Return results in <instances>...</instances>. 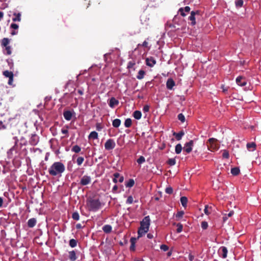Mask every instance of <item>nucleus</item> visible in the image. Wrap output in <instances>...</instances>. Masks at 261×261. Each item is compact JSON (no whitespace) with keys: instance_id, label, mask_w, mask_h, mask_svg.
I'll list each match as a JSON object with an SVG mask.
<instances>
[{"instance_id":"nucleus-1","label":"nucleus","mask_w":261,"mask_h":261,"mask_svg":"<svg viewBox=\"0 0 261 261\" xmlns=\"http://www.w3.org/2000/svg\"><path fill=\"white\" fill-rule=\"evenodd\" d=\"M65 170V166L62 162H56L52 164L48 171L50 175L56 176L58 175L61 176Z\"/></svg>"},{"instance_id":"nucleus-2","label":"nucleus","mask_w":261,"mask_h":261,"mask_svg":"<svg viewBox=\"0 0 261 261\" xmlns=\"http://www.w3.org/2000/svg\"><path fill=\"white\" fill-rule=\"evenodd\" d=\"M88 209L90 211L96 212L101 206V203L98 198L89 197L86 201Z\"/></svg>"},{"instance_id":"nucleus-3","label":"nucleus","mask_w":261,"mask_h":261,"mask_svg":"<svg viewBox=\"0 0 261 261\" xmlns=\"http://www.w3.org/2000/svg\"><path fill=\"white\" fill-rule=\"evenodd\" d=\"M10 40L8 38H4L1 41V46L5 48L3 51L7 55H10L12 54V48L9 45Z\"/></svg>"},{"instance_id":"nucleus-4","label":"nucleus","mask_w":261,"mask_h":261,"mask_svg":"<svg viewBox=\"0 0 261 261\" xmlns=\"http://www.w3.org/2000/svg\"><path fill=\"white\" fill-rule=\"evenodd\" d=\"M206 145L208 149L211 151H214L218 150L219 148V145L218 143V140L214 138H210L206 142Z\"/></svg>"},{"instance_id":"nucleus-5","label":"nucleus","mask_w":261,"mask_h":261,"mask_svg":"<svg viewBox=\"0 0 261 261\" xmlns=\"http://www.w3.org/2000/svg\"><path fill=\"white\" fill-rule=\"evenodd\" d=\"M150 219L149 216L145 217L142 221L140 222V228H142V229H145L149 230L150 226Z\"/></svg>"},{"instance_id":"nucleus-6","label":"nucleus","mask_w":261,"mask_h":261,"mask_svg":"<svg viewBox=\"0 0 261 261\" xmlns=\"http://www.w3.org/2000/svg\"><path fill=\"white\" fill-rule=\"evenodd\" d=\"M116 146L115 142L113 139H109L106 142L105 147L107 150H112Z\"/></svg>"},{"instance_id":"nucleus-7","label":"nucleus","mask_w":261,"mask_h":261,"mask_svg":"<svg viewBox=\"0 0 261 261\" xmlns=\"http://www.w3.org/2000/svg\"><path fill=\"white\" fill-rule=\"evenodd\" d=\"M3 75L6 77L9 78V81L8 84L9 85H12L13 82V77L14 74L12 71H9L8 70L4 71L3 72Z\"/></svg>"},{"instance_id":"nucleus-8","label":"nucleus","mask_w":261,"mask_h":261,"mask_svg":"<svg viewBox=\"0 0 261 261\" xmlns=\"http://www.w3.org/2000/svg\"><path fill=\"white\" fill-rule=\"evenodd\" d=\"M193 144L194 141L193 140H191L189 142H187L183 148L184 151H185L187 153H190L192 150Z\"/></svg>"},{"instance_id":"nucleus-9","label":"nucleus","mask_w":261,"mask_h":261,"mask_svg":"<svg viewBox=\"0 0 261 261\" xmlns=\"http://www.w3.org/2000/svg\"><path fill=\"white\" fill-rule=\"evenodd\" d=\"M91 178L90 176L84 175L82 177L80 181V184L82 186H86L91 182Z\"/></svg>"},{"instance_id":"nucleus-10","label":"nucleus","mask_w":261,"mask_h":261,"mask_svg":"<svg viewBox=\"0 0 261 261\" xmlns=\"http://www.w3.org/2000/svg\"><path fill=\"white\" fill-rule=\"evenodd\" d=\"M146 65L149 67H152L156 64V60L152 57L147 58L145 60Z\"/></svg>"},{"instance_id":"nucleus-11","label":"nucleus","mask_w":261,"mask_h":261,"mask_svg":"<svg viewBox=\"0 0 261 261\" xmlns=\"http://www.w3.org/2000/svg\"><path fill=\"white\" fill-rule=\"evenodd\" d=\"M199 11H192L191 12V15L189 17V19L191 21V23L192 25H194L196 24V18H195V15L196 14H199Z\"/></svg>"},{"instance_id":"nucleus-12","label":"nucleus","mask_w":261,"mask_h":261,"mask_svg":"<svg viewBox=\"0 0 261 261\" xmlns=\"http://www.w3.org/2000/svg\"><path fill=\"white\" fill-rule=\"evenodd\" d=\"M39 142V137L36 134H32L30 139L29 142L32 145L35 146Z\"/></svg>"},{"instance_id":"nucleus-13","label":"nucleus","mask_w":261,"mask_h":261,"mask_svg":"<svg viewBox=\"0 0 261 261\" xmlns=\"http://www.w3.org/2000/svg\"><path fill=\"white\" fill-rule=\"evenodd\" d=\"M237 84L240 86H244L246 85V81L243 76H239L236 79Z\"/></svg>"},{"instance_id":"nucleus-14","label":"nucleus","mask_w":261,"mask_h":261,"mask_svg":"<svg viewBox=\"0 0 261 261\" xmlns=\"http://www.w3.org/2000/svg\"><path fill=\"white\" fill-rule=\"evenodd\" d=\"M191 9L190 7L186 6L185 8H180L178 10V13L182 16H186V12L189 13Z\"/></svg>"},{"instance_id":"nucleus-15","label":"nucleus","mask_w":261,"mask_h":261,"mask_svg":"<svg viewBox=\"0 0 261 261\" xmlns=\"http://www.w3.org/2000/svg\"><path fill=\"white\" fill-rule=\"evenodd\" d=\"M175 82L172 79L169 78L167 80V81L166 82V87L168 89H172L173 87L175 86Z\"/></svg>"},{"instance_id":"nucleus-16","label":"nucleus","mask_w":261,"mask_h":261,"mask_svg":"<svg viewBox=\"0 0 261 261\" xmlns=\"http://www.w3.org/2000/svg\"><path fill=\"white\" fill-rule=\"evenodd\" d=\"M68 258L70 261H75L77 259L76 252L74 250L69 251Z\"/></svg>"},{"instance_id":"nucleus-17","label":"nucleus","mask_w":261,"mask_h":261,"mask_svg":"<svg viewBox=\"0 0 261 261\" xmlns=\"http://www.w3.org/2000/svg\"><path fill=\"white\" fill-rule=\"evenodd\" d=\"M118 103H119L118 100H117L115 98L111 97L110 99L109 105L111 108H114L115 106L118 105Z\"/></svg>"},{"instance_id":"nucleus-18","label":"nucleus","mask_w":261,"mask_h":261,"mask_svg":"<svg viewBox=\"0 0 261 261\" xmlns=\"http://www.w3.org/2000/svg\"><path fill=\"white\" fill-rule=\"evenodd\" d=\"M63 116L66 120L69 121L72 118V113L70 111H65L63 113Z\"/></svg>"},{"instance_id":"nucleus-19","label":"nucleus","mask_w":261,"mask_h":261,"mask_svg":"<svg viewBox=\"0 0 261 261\" xmlns=\"http://www.w3.org/2000/svg\"><path fill=\"white\" fill-rule=\"evenodd\" d=\"M36 223L37 220L35 218H31L28 221V226L30 228H33L36 225Z\"/></svg>"},{"instance_id":"nucleus-20","label":"nucleus","mask_w":261,"mask_h":261,"mask_svg":"<svg viewBox=\"0 0 261 261\" xmlns=\"http://www.w3.org/2000/svg\"><path fill=\"white\" fill-rule=\"evenodd\" d=\"M173 136H175L177 140L179 141L181 139L182 137L184 136L185 133L183 130L180 131L179 133H174Z\"/></svg>"},{"instance_id":"nucleus-21","label":"nucleus","mask_w":261,"mask_h":261,"mask_svg":"<svg viewBox=\"0 0 261 261\" xmlns=\"http://www.w3.org/2000/svg\"><path fill=\"white\" fill-rule=\"evenodd\" d=\"M247 148L250 151H253L256 149V144L254 142L248 143Z\"/></svg>"},{"instance_id":"nucleus-22","label":"nucleus","mask_w":261,"mask_h":261,"mask_svg":"<svg viewBox=\"0 0 261 261\" xmlns=\"http://www.w3.org/2000/svg\"><path fill=\"white\" fill-rule=\"evenodd\" d=\"M133 115L136 119L139 120L142 117V113L141 111L137 110L133 113Z\"/></svg>"},{"instance_id":"nucleus-23","label":"nucleus","mask_w":261,"mask_h":261,"mask_svg":"<svg viewBox=\"0 0 261 261\" xmlns=\"http://www.w3.org/2000/svg\"><path fill=\"white\" fill-rule=\"evenodd\" d=\"M220 250L222 251V257L225 258L227 257V249L225 246H222L220 248Z\"/></svg>"},{"instance_id":"nucleus-24","label":"nucleus","mask_w":261,"mask_h":261,"mask_svg":"<svg viewBox=\"0 0 261 261\" xmlns=\"http://www.w3.org/2000/svg\"><path fill=\"white\" fill-rule=\"evenodd\" d=\"M136 241V238H132L130 240V242L131 243L130 246V250L131 251H134L135 249V243Z\"/></svg>"},{"instance_id":"nucleus-25","label":"nucleus","mask_w":261,"mask_h":261,"mask_svg":"<svg viewBox=\"0 0 261 261\" xmlns=\"http://www.w3.org/2000/svg\"><path fill=\"white\" fill-rule=\"evenodd\" d=\"M141 228H139L138 230V238L142 237L143 235H144L146 232H147L148 230L145 229H142Z\"/></svg>"},{"instance_id":"nucleus-26","label":"nucleus","mask_w":261,"mask_h":261,"mask_svg":"<svg viewBox=\"0 0 261 261\" xmlns=\"http://www.w3.org/2000/svg\"><path fill=\"white\" fill-rule=\"evenodd\" d=\"M102 230L105 233H110L112 231V227L110 225H105L103 226Z\"/></svg>"},{"instance_id":"nucleus-27","label":"nucleus","mask_w":261,"mask_h":261,"mask_svg":"<svg viewBox=\"0 0 261 261\" xmlns=\"http://www.w3.org/2000/svg\"><path fill=\"white\" fill-rule=\"evenodd\" d=\"M13 15L14 17L12 18L13 21H20L21 20V14L20 13H14Z\"/></svg>"},{"instance_id":"nucleus-28","label":"nucleus","mask_w":261,"mask_h":261,"mask_svg":"<svg viewBox=\"0 0 261 261\" xmlns=\"http://www.w3.org/2000/svg\"><path fill=\"white\" fill-rule=\"evenodd\" d=\"M88 138L89 139H96L98 138V133L95 131H93L90 133L88 136Z\"/></svg>"},{"instance_id":"nucleus-29","label":"nucleus","mask_w":261,"mask_h":261,"mask_svg":"<svg viewBox=\"0 0 261 261\" xmlns=\"http://www.w3.org/2000/svg\"><path fill=\"white\" fill-rule=\"evenodd\" d=\"M121 124V120L119 119H115L112 122V125L114 127H118Z\"/></svg>"},{"instance_id":"nucleus-30","label":"nucleus","mask_w":261,"mask_h":261,"mask_svg":"<svg viewBox=\"0 0 261 261\" xmlns=\"http://www.w3.org/2000/svg\"><path fill=\"white\" fill-rule=\"evenodd\" d=\"M180 202L184 207L187 206V202H188V198L185 196H182L180 198Z\"/></svg>"},{"instance_id":"nucleus-31","label":"nucleus","mask_w":261,"mask_h":261,"mask_svg":"<svg viewBox=\"0 0 261 261\" xmlns=\"http://www.w3.org/2000/svg\"><path fill=\"white\" fill-rule=\"evenodd\" d=\"M231 173L234 176L238 175L240 173V169L238 167H234L231 169Z\"/></svg>"},{"instance_id":"nucleus-32","label":"nucleus","mask_w":261,"mask_h":261,"mask_svg":"<svg viewBox=\"0 0 261 261\" xmlns=\"http://www.w3.org/2000/svg\"><path fill=\"white\" fill-rule=\"evenodd\" d=\"M145 74V72L143 70H140L138 72V74L137 75V78L138 80H142L144 78V75Z\"/></svg>"},{"instance_id":"nucleus-33","label":"nucleus","mask_w":261,"mask_h":261,"mask_svg":"<svg viewBox=\"0 0 261 261\" xmlns=\"http://www.w3.org/2000/svg\"><path fill=\"white\" fill-rule=\"evenodd\" d=\"M135 185V181L133 179H129L128 181L125 184L126 187L132 188Z\"/></svg>"},{"instance_id":"nucleus-34","label":"nucleus","mask_w":261,"mask_h":261,"mask_svg":"<svg viewBox=\"0 0 261 261\" xmlns=\"http://www.w3.org/2000/svg\"><path fill=\"white\" fill-rule=\"evenodd\" d=\"M182 147L180 144H178L175 146V151L176 154H179L181 153Z\"/></svg>"},{"instance_id":"nucleus-35","label":"nucleus","mask_w":261,"mask_h":261,"mask_svg":"<svg viewBox=\"0 0 261 261\" xmlns=\"http://www.w3.org/2000/svg\"><path fill=\"white\" fill-rule=\"evenodd\" d=\"M81 148L77 145L73 146L71 148V151L75 153H79L81 151Z\"/></svg>"},{"instance_id":"nucleus-36","label":"nucleus","mask_w":261,"mask_h":261,"mask_svg":"<svg viewBox=\"0 0 261 261\" xmlns=\"http://www.w3.org/2000/svg\"><path fill=\"white\" fill-rule=\"evenodd\" d=\"M77 241L74 239H70L69 242V246L72 247L74 248L77 245Z\"/></svg>"},{"instance_id":"nucleus-37","label":"nucleus","mask_w":261,"mask_h":261,"mask_svg":"<svg viewBox=\"0 0 261 261\" xmlns=\"http://www.w3.org/2000/svg\"><path fill=\"white\" fill-rule=\"evenodd\" d=\"M132 124V121L130 118H127L124 122V125L126 127H129Z\"/></svg>"},{"instance_id":"nucleus-38","label":"nucleus","mask_w":261,"mask_h":261,"mask_svg":"<svg viewBox=\"0 0 261 261\" xmlns=\"http://www.w3.org/2000/svg\"><path fill=\"white\" fill-rule=\"evenodd\" d=\"M72 218L74 220H79L80 219V215L77 212L72 213Z\"/></svg>"},{"instance_id":"nucleus-39","label":"nucleus","mask_w":261,"mask_h":261,"mask_svg":"<svg viewBox=\"0 0 261 261\" xmlns=\"http://www.w3.org/2000/svg\"><path fill=\"white\" fill-rule=\"evenodd\" d=\"M243 0H236L235 5L237 7H241L243 5Z\"/></svg>"},{"instance_id":"nucleus-40","label":"nucleus","mask_w":261,"mask_h":261,"mask_svg":"<svg viewBox=\"0 0 261 261\" xmlns=\"http://www.w3.org/2000/svg\"><path fill=\"white\" fill-rule=\"evenodd\" d=\"M167 163L170 166H173L176 164V161H175V159H173V158L169 159L167 161Z\"/></svg>"},{"instance_id":"nucleus-41","label":"nucleus","mask_w":261,"mask_h":261,"mask_svg":"<svg viewBox=\"0 0 261 261\" xmlns=\"http://www.w3.org/2000/svg\"><path fill=\"white\" fill-rule=\"evenodd\" d=\"M114 178L113 179V181L116 184L118 181L117 178H118L120 176V174L118 172H116L113 175Z\"/></svg>"},{"instance_id":"nucleus-42","label":"nucleus","mask_w":261,"mask_h":261,"mask_svg":"<svg viewBox=\"0 0 261 261\" xmlns=\"http://www.w3.org/2000/svg\"><path fill=\"white\" fill-rule=\"evenodd\" d=\"M177 118L178 120H180L182 123L185 121V116L182 113L179 114L177 116Z\"/></svg>"},{"instance_id":"nucleus-43","label":"nucleus","mask_w":261,"mask_h":261,"mask_svg":"<svg viewBox=\"0 0 261 261\" xmlns=\"http://www.w3.org/2000/svg\"><path fill=\"white\" fill-rule=\"evenodd\" d=\"M84 158L82 156H79L76 160V163L79 166H80L84 162Z\"/></svg>"},{"instance_id":"nucleus-44","label":"nucleus","mask_w":261,"mask_h":261,"mask_svg":"<svg viewBox=\"0 0 261 261\" xmlns=\"http://www.w3.org/2000/svg\"><path fill=\"white\" fill-rule=\"evenodd\" d=\"M222 157L224 159H228L229 157V154L227 150H224L222 153Z\"/></svg>"},{"instance_id":"nucleus-45","label":"nucleus","mask_w":261,"mask_h":261,"mask_svg":"<svg viewBox=\"0 0 261 261\" xmlns=\"http://www.w3.org/2000/svg\"><path fill=\"white\" fill-rule=\"evenodd\" d=\"M137 161L139 164H141L145 162V159L143 156H140Z\"/></svg>"},{"instance_id":"nucleus-46","label":"nucleus","mask_w":261,"mask_h":261,"mask_svg":"<svg viewBox=\"0 0 261 261\" xmlns=\"http://www.w3.org/2000/svg\"><path fill=\"white\" fill-rule=\"evenodd\" d=\"M177 228L176 229V232L177 233H180L182 231V228H183V226L180 223H178L177 224Z\"/></svg>"},{"instance_id":"nucleus-47","label":"nucleus","mask_w":261,"mask_h":261,"mask_svg":"<svg viewBox=\"0 0 261 261\" xmlns=\"http://www.w3.org/2000/svg\"><path fill=\"white\" fill-rule=\"evenodd\" d=\"M201 226L203 229H206L208 227V223L206 221H202Z\"/></svg>"},{"instance_id":"nucleus-48","label":"nucleus","mask_w":261,"mask_h":261,"mask_svg":"<svg viewBox=\"0 0 261 261\" xmlns=\"http://www.w3.org/2000/svg\"><path fill=\"white\" fill-rule=\"evenodd\" d=\"M160 249L164 251H167L169 249V247L166 245L163 244L161 245Z\"/></svg>"},{"instance_id":"nucleus-49","label":"nucleus","mask_w":261,"mask_h":261,"mask_svg":"<svg viewBox=\"0 0 261 261\" xmlns=\"http://www.w3.org/2000/svg\"><path fill=\"white\" fill-rule=\"evenodd\" d=\"M165 192L167 194H171L173 193V189L171 187H168L166 188Z\"/></svg>"},{"instance_id":"nucleus-50","label":"nucleus","mask_w":261,"mask_h":261,"mask_svg":"<svg viewBox=\"0 0 261 261\" xmlns=\"http://www.w3.org/2000/svg\"><path fill=\"white\" fill-rule=\"evenodd\" d=\"M184 215V212L183 211H179L176 214V218H181L183 217Z\"/></svg>"},{"instance_id":"nucleus-51","label":"nucleus","mask_w":261,"mask_h":261,"mask_svg":"<svg viewBox=\"0 0 261 261\" xmlns=\"http://www.w3.org/2000/svg\"><path fill=\"white\" fill-rule=\"evenodd\" d=\"M126 203L132 204L133 202V197L132 196H129L126 200Z\"/></svg>"},{"instance_id":"nucleus-52","label":"nucleus","mask_w":261,"mask_h":261,"mask_svg":"<svg viewBox=\"0 0 261 261\" xmlns=\"http://www.w3.org/2000/svg\"><path fill=\"white\" fill-rule=\"evenodd\" d=\"M150 107L148 105H145L143 107V111L144 112H148L149 110Z\"/></svg>"},{"instance_id":"nucleus-53","label":"nucleus","mask_w":261,"mask_h":261,"mask_svg":"<svg viewBox=\"0 0 261 261\" xmlns=\"http://www.w3.org/2000/svg\"><path fill=\"white\" fill-rule=\"evenodd\" d=\"M10 28L14 30H17L18 28V25L16 23H13L11 24Z\"/></svg>"},{"instance_id":"nucleus-54","label":"nucleus","mask_w":261,"mask_h":261,"mask_svg":"<svg viewBox=\"0 0 261 261\" xmlns=\"http://www.w3.org/2000/svg\"><path fill=\"white\" fill-rule=\"evenodd\" d=\"M96 129L98 130V131H100L102 129V126H101V125L100 123H97L96 124Z\"/></svg>"},{"instance_id":"nucleus-55","label":"nucleus","mask_w":261,"mask_h":261,"mask_svg":"<svg viewBox=\"0 0 261 261\" xmlns=\"http://www.w3.org/2000/svg\"><path fill=\"white\" fill-rule=\"evenodd\" d=\"M147 45H148V42L146 41H144L142 44H139L138 45V46L139 47L140 46H142L143 47H147Z\"/></svg>"},{"instance_id":"nucleus-56","label":"nucleus","mask_w":261,"mask_h":261,"mask_svg":"<svg viewBox=\"0 0 261 261\" xmlns=\"http://www.w3.org/2000/svg\"><path fill=\"white\" fill-rule=\"evenodd\" d=\"M6 128V125L5 124H4V123L2 121H0V130L4 129Z\"/></svg>"},{"instance_id":"nucleus-57","label":"nucleus","mask_w":261,"mask_h":261,"mask_svg":"<svg viewBox=\"0 0 261 261\" xmlns=\"http://www.w3.org/2000/svg\"><path fill=\"white\" fill-rule=\"evenodd\" d=\"M208 205H205L204 209V213L207 215H209L210 213V212H208Z\"/></svg>"},{"instance_id":"nucleus-58","label":"nucleus","mask_w":261,"mask_h":261,"mask_svg":"<svg viewBox=\"0 0 261 261\" xmlns=\"http://www.w3.org/2000/svg\"><path fill=\"white\" fill-rule=\"evenodd\" d=\"M194 259V256L193 255H192V254H189V259L190 261H193Z\"/></svg>"},{"instance_id":"nucleus-59","label":"nucleus","mask_w":261,"mask_h":261,"mask_svg":"<svg viewBox=\"0 0 261 261\" xmlns=\"http://www.w3.org/2000/svg\"><path fill=\"white\" fill-rule=\"evenodd\" d=\"M117 189H118V187H117V185H115L113 187V189H112V192H113V193H116V191H117Z\"/></svg>"},{"instance_id":"nucleus-60","label":"nucleus","mask_w":261,"mask_h":261,"mask_svg":"<svg viewBox=\"0 0 261 261\" xmlns=\"http://www.w3.org/2000/svg\"><path fill=\"white\" fill-rule=\"evenodd\" d=\"M135 65V63H133L132 62H129L128 63V66H127V67L128 68H132L133 67V66Z\"/></svg>"},{"instance_id":"nucleus-61","label":"nucleus","mask_w":261,"mask_h":261,"mask_svg":"<svg viewBox=\"0 0 261 261\" xmlns=\"http://www.w3.org/2000/svg\"><path fill=\"white\" fill-rule=\"evenodd\" d=\"M61 132L63 134H67L68 133V130L67 129H62Z\"/></svg>"},{"instance_id":"nucleus-62","label":"nucleus","mask_w":261,"mask_h":261,"mask_svg":"<svg viewBox=\"0 0 261 261\" xmlns=\"http://www.w3.org/2000/svg\"><path fill=\"white\" fill-rule=\"evenodd\" d=\"M123 180H124V177H123V176H120L119 177V180H118V181H119L120 183H121V182H122L123 181Z\"/></svg>"},{"instance_id":"nucleus-63","label":"nucleus","mask_w":261,"mask_h":261,"mask_svg":"<svg viewBox=\"0 0 261 261\" xmlns=\"http://www.w3.org/2000/svg\"><path fill=\"white\" fill-rule=\"evenodd\" d=\"M233 214H234L233 211H231L228 214H227L226 216L228 217H230L233 215Z\"/></svg>"},{"instance_id":"nucleus-64","label":"nucleus","mask_w":261,"mask_h":261,"mask_svg":"<svg viewBox=\"0 0 261 261\" xmlns=\"http://www.w3.org/2000/svg\"><path fill=\"white\" fill-rule=\"evenodd\" d=\"M77 93L80 95H83L84 94V91L83 89H78Z\"/></svg>"}]
</instances>
